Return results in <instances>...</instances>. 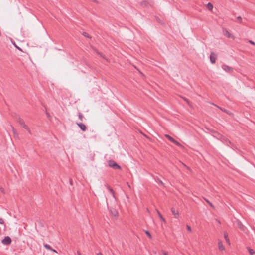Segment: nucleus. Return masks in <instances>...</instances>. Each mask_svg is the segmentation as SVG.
I'll return each instance as SVG.
<instances>
[{"label":"nucleus","mask_w":255,"mask_h":255,"mask_svg":"<svg viewBox=\"0 0 255 255\" xmlns=\"http://www.w3.org/2000/svg\"><path fill=\"white\" fill-rule=\"evenodd\" d=\"M227 33H228V37H230V35H231L230 33L229 32H228V31H227Z\"/></svg>","instance_id":"4c0bfd02"},{"label":"nucleus","mask_w":255,"mask_h":255,"mask_svg":"<svg viewBox=\"0 0 255 255\" xmlns=\"http://www.w3.org/2000/svg\"><path fill=\"white\" fill-rule=\"evenodd\" d=\"M27 131L28 132L29 134H31L32 133L29 128H28V129L27 130Z\"/></svg>","instance_id":"72a5a7b5"},{"label":"nucleus","mask_w":255,"mask_h":255,"mask_svg":"<svg viewBox=\"0 0 255 255\" xmlns=\"http://www.w3.org/2000/svg\"><path fill=\"white\" fill-rule=\"evenodd\" d=\"M108 165L114 169H121V167L113 160L108 161Z\"/></svg>","instance_id":"f257e3e1"},{"label":"nucleus","mask_w":255,"mask_h":255,"mask_svg":"<svg viewBox=\"0 0 255 255\" xmlns=\"http://www.w3.org/2000/svg\"><path fill=\"white\" fill-rule=\"evenodd\" d=\"M165 136L173 143L176 144V145H177L178 146H181V144L179 142H178L177 141L175 140L173 137H172L171 136L169 135L168 134H165Z\"/></svg>","instance_id":"f03ea898"},{"label":"nucleus","mask_w":255,"mask_h":255,"mask_svg":"<svg viewBox=\"0 0 255 255\" xmlns=\"http://www.w3.org/2000/svg\"><path fill=\"white\" fill-rule=\"evenodd\" d=\"M16 121L21 126H23L25 124L24 120L21 118L20 117L16 118Z\"/></svg>","instance_id":"1a4fd4ad"},{"label":"nucleus","mask_w":255,"mask_h":255,"mask_svg":"<svg viewBox=\"0 0 255 255\" xmlns=\"http://www.w3.org/2000/svg\"><path fill=\"white\" fill-rule=\"evenodd\" d=\"M83 35L85 36V37H89V35L88 33H86V32H84L83 33Z\"/></svg>","instance_id":"c756f323"},{"label":"nucleus","mask_w":255,"mask_h":255,"mask_svg":"<svg viewBox=\"0 0 255 255\" xmlns=\"http://www.w3.org/2000/svg\"><path fill=\"white\" fill-rule=\"evenodd\" d=\"M96 52H97V53L98 55H99L101 57H103V58H105V57H104V55H103L102 53H100V52H98V51H96Z\"/></svg>","instance_id":"a878e982"},{"label":"nucleus","mask_w":255,"mask_h":255,"mask_svg":"<svg viewBox=\"0 0 255 255\" xmlns=\"http://www.w3.org/2000/svg\"><path fill=\"white\" fill-rule=\"evenodd\" d=\"M224 238L226 240V241L227 243H228L229 244H230V240L228 237V234L227 233H224Z\"/></svg>","instance_id":"2eb2a0df"},{"label":"nucleus","mask_w":255,"mask_h":255,"mask_svg":"<svg viewBox=\"0 0 255 255\" xmlns=\"http://www.w3.org/2000/svg\"><path fill=\"white\" fill-rule=\"evenodd\" d=\"M111 212L114 216H117L118 214V212L115 209L113 210H111Z\"/></svg>","instance_id":"a211bd4d"},{"label":"nucleus","mask_w":255,"mask_h":255,"mask_svg":"<svg viewBox=\"0 0 255 255\" xmlns=\"http://www.w3.org/2000/svg\"><path fill=\"white\" fill-rule=\"evenodd\" d=\"M183 98V99H184V100L185 101L187 102V103L188 104H189V100H188L187 98Z\"/></svg>","instance_id":"2f4dec72"},{"label":"nucleus","mask_w":255,"mask_h":255,"mask_svg":"<svg viewBox=\"0 0 255 255\" xmlns=\"http://www.w3.org/2000/svg\"><path fill=\"white\" fill-rule=\"evenodd\" d=\"M76 124L83 131H85L86 130V126L84 124L76 122Z\"/></svg>","instance_id":"0eeeda50"},{"label":"nucleus","mask_w":255,"mask_h":255,"mask_svg":"<svg viewBox=\"0 0 255 255\" xmlns=\"http://www.w3.org/2000/svg\"><path fill=\"white\" fill-rule=\"evenodd\" d=\"M22 127H23V128L25 129H26V130H27V129H28V128H29V127H28L26 124H25L24 125H23Z\"/></svg>","instance_id":"bb28decb"},{"label":"nucleus","mask_w":255,"mask_h":255,"mask_svg":"<svg viewBox=\"0 0 255 255\" xmlns=\"http://www.w3.org/2000/svg\"><path fill=\"white\" fill-rule=\"evenodd\" d=\"M46 115L48 117L50 116V115L48 113H46Z\"/></svg>","instance_id":"ea45409f"},{"label":"nucleus","mask_w":255,"mask_h":255,"mask_svg":"<svg viewBox=\"0 0 255 255\" xmlns=\"http://www.w3.org/2000/svg\"><path fill=\"white\" fill-rule=\"evenodd\" d=\"M78 117L80 121H82L84 119L83 114L81 112H78Z\"/></svg>","instance_id":"f3484780"},{"label":"nucleus","mask_w":255,"mask_h":255,"mask_svg":"<svg viewBox=\"0 0 255 255\" xmlns=\"http://www.w3.org/2000/svg\"><path fill=\"white\" fill-rule=\"evenodd\" d=\"M51 250V251L53 252L57 253V251H56L55 250L53 249L52 248V250Z\"/></svg>","instance_id":"f704fd0d"},{"label":"nucleus","mask_w":255,"mask_h":255,"mask_svg":"<svg viewBox=\"0 0 255 255\" xmlns=\"http://www.w3.org/2000/svg\"><path fill=\"white\" fill-rule=\"evenodd\" d=\"M204 200L211 207H214L213 205L208 199L204 198Z\"/></svg>","instance_id":"5701e85b"},{"label":"nucleus","mask_w":255,"mask_h":255,"mask_svg":"<svg viewBox=\"0 0 255 255\" xmlns=\"http://www.w3.org/2000/svg\"><path fill=\"white\" fill-rule=\"evenodd\" d=\"M11 243V239L9 236H6L2 240V243L5 245H8Z\"/></svg>","instance_id":"7ed1b4c3"},{"label":"nucleus","mask_w":255,"mask_h":255,"mask_svg":"<svg viewBox=\"0 0 255 255\" xmlns=\"http://www.w3.org/2000/svg\"><path fill=\"white\" fill-rule=\"evenodd\" d=\"M13 44L17 49H18L20 51H22L21 49L18 46H17L15 43H14Z\"/></svg>","instance_id":"7c9ffc66"},{"label":"nucleus","mask_w":255,"mask_h":255,"mask_svg":"<svg viewBox=\"0 0 255 255\" xmlns=\"http://www.w3.org/2000/svg\"><path fill=\"white\" fill-rule=\"evenodd\" d=\"M225 141L228 142H229V143H231V142H230V141L228 139H226L225 140Z\"/></svg>","instance_id":"e433bc0d"},{"label":"nucleus","mask_w":255,"mask_h":255,"mask_svg":"<svg viewBox=\"0 0 255 255\" xmlns=\"http://www.w3.org/2000/svg\"><path fill=\"white\" fill-rule=\"evenodd\" d=\"M0 190H1V191L2 193H4V189H3V188H0Z\"/></svg>","instance_id":"c9c22d12"},{"label":"nucleus","mask_w":255,"mask_h":255,"mask_svg":"<svg viewBox=\"0 0 255 255\" xmlns=\"http://www.w3.org/2000/svg\"><path fill=\"white\" fill-rule=\"evenodd\" d=\"M222 69L226 72L231 73L233 71V69L231 67H230L226 64H223L222 66Z\"/></svg>","instance_id":"20e7f679"},{"label":"nucleus","mask_w":255,"mask_h":255,"mask_svg":"<svg viewBox=\"0 0 255 255\" xmlns=\"http://www.w3.org/2000/svg\"><path fill=\"white\" fill-rule=\"evenodd\" d=\"M145 234L147 235V236L150 238V239H151L152 238V236L151 235V234L150 233V232L147 231V230H146L145 231Z\"/></svg>","instance_id":"412c9836"},{"label":"nucleus","mask_w":255,"mask_h":255,"mask_svg":"<svg viewBox=\"0 0 255 255\" xmlns=\"http://www.w3.org/2000/svg\"><path fill=\"white\" fill-rule=\"evenodd\" d=\"M237 224L239 228L242 231L245 232L246 230V227L242 223V222L238 220L237 221Z\"/></svg>","instance_id":"423d86ee"},{"label":"nucleus","mask_w":255,"mask_h":255,"mask_svg":"<svg viewBox=\"0 0 255 255\" xmlns=\"http://www.w3.org/2000/svg\"><path fill=\"white\" fill-rule=\"evenodd\" d=\"M162 255H169L168 253L164 251H162Z\"/></svg>","instance_id":"c85d7f7f"},{"label":"nucleus","mask_w":255,"mask_h":255,"mask_svg":"<svg viewBox=\"0 0 255 255\" xmlns=\"http://www.w3.org/2000/svg\"><path fill=\"white\" fill-rule=\"evenodd\" d=\"M172 214L174 215L175 218H178L179 216V212L176 210L174 208H172L171 209Z\"/></svg>","instance_id":"6e6552de"},{"label":"nucleus","mask_w":255,"mask_h":255,"mask_svg":"<svg viewBox=\"0 0 255 255\" xmlns=\"http://www.w3.org/2000/svg\"><path fill=\"white\" fill-rule=\"evenodd\" d=\"M44 247L47 250H52V248L51 247V246L48 245V244H44L43 245Z\"/></svg>","instance_id":"6ab92c4d"},{"label":"nucleus","mask_w":255,"mask_h":255,"mask_svg":"<svg viewBox=\"0 0 255 255\" xmlns=\"http://www.w3.org/2000/svg\"><path fill=\"white\" fill-rule=\"evenodd\" d=\"M77 255H82L81 254V253H80L79 252H78V251L77 252Z\"/></svg>","instance_id":"58836bf2"},{"label":"nucleus","mask_w":255,"mask_h":255,"mask_svg":"<svg viewBox=\"0 0 255 255\" xmlns=\"http://www.w3.org/2000/svg\"><path fill=\"white\" fill-rule=\"evenodd\" d=\"M108 189L109 190L110 192L112 194V196L114 198H115V195H114V192L112 188H111L110 186H108Z\"/></svg>","instance_id":"4468645a"},{"label":"nucleus","mask_w":255,"mask_h":255,"mask_svg":"<svg viewBox=\"0 0 255 255\" xmlns=\"http://www.w3.org/2000/svg\"><path fill=\"white\" fill-rule=\"evenodd\" d=\"M11 128H12V131L13 132V134H14V136L16 138H18V133L16 132L14 127L13 126H11Z\"/></svg>","instance_id":"f8f14e48"},{"label":"nucleus","mask_w":255,"mask_h":255,"mask_svg":"<svg viewBox=\"0 0 255 255\" xmlns=\"http://www.w3.org/2000/svg\"><path fill=\"white\" fill-rule=\"evenodd\" d=\"M249 42L253 45H255V43L253 41H252V40H249Z\"/></svg>","instance_id":"473e14b6"},{"label":"nucleus","mask_w":255,"mask_h":255,"mask_svg":"<svg viewBox=\"0 0 255 255\" xmlns=\"http://www.w3.org/2000/svg\"><path fill=\"white\" fill-rule=\"evenodd\" d=\"M186 227H187V229L188 230V231H189V232H191L192 230H191V228L190 226H189L188 225H187Z\"/></svg>","instance_id":"b1692460"},{"label":"nucleus","mask_w":255,"mask_h":255,"mask_svg":"<svg viewBox=\"0 0 255 255\" xmlns=\"http://www.w3.org/2000/svg\"><path fill=\"white\" fill-rule=\"evenodd\" d=\"M156 212H157V213L158 215L159 216L160 219L161 220H162L163 221H164V222H165L166 221H165V219L164 218L163 216L161 214L160 212L157 209H156Z\"/></svg>","instance_id":"9b49d317"},{"label":"nucleus","mask_w":255,"mask_h":255,"mask_svg":"<svg viewBox=\"0 0 255 255\" xmlns=\"http://www.w3.org/2000/svg\"><path fill=\"white\" fill-rule=\"evenodd\" d=\"M237 19L239 20V22L240 23H242V17L241 16H238L237 17Z\"/></svg>","instance_id":"393cba45"},{"label":"nucleus","mask_w":255,"mask_h":255,"mask_svg":"<svg viewBox=\"0 0 255 255\" xmlns=\"http://www.w3.org/2000/svg\"><path fill=\"white\" fill-rule=\"evenodd\" d=\"M212 104L214 105V106L217 107L218 108H219L222 111H223V112H225V113H226L227 114H229V112L227 110H226V109H225L224 108H222L221 107H218V106H217L216 105H215V104H214L213 103Z\"/></svg>","instance_id":"ddd939ff"},{"label":"nucleus","mask_w":255,"mask_h":255,"mask_svg":"<svg viewBox=\"0 0 255 255\" xmlns=\"http://www.w3.org/2000/svg\"><path fill=\"white\" fill-rule=\"evenodd\" d=\"M70 183L72 184V181H70Z\"/></svg>","instance_id":"37998d69"},{"label":"nucleus","mask_w":255,"mask_h":255,"mask_svg":"<svg viewBox=\"0 0 255 255\" xmlns=\"http://www.w3.org/2000/svg\"><path fill=\"white\" fill-rule=\"evenodd\" d=\"M155 180L157 182H158L161 185H163V184H164L163 182L159 178H157V179L155 178Z\"/></svg>","instance_id":"4be33fe9"},{"label":"nucleus","mask_w":255,"mask_h":255,"mask_svg":"<svg viewBox=\"0 0 255 255\" xmlns=\"http://www.w3.org/2000/svg\"><path fill=\"white\" fill-rule=\"evenodd\" d=\"M218 222H219V223H220V222L219 220H218Z\"/></svg>","instance_id":"79ce46f5"},{"label":"nucleus","mask_w":255,"mask_h":255,"mask_svg":"<svg viewBox=\"0 0 255 255\" xmlns=\"http://www.w3.org/2000/svg\"><path fill=\"white\" fill-rule=\"evenodd\" d=\"M217 59L216 55L213 52H212L210 55V61L212 64H214L216 62V60Z\"/></svg>","instance_id":"39448f33"},{"label":"nucleus","mask_w":255,"mask_h":255,"mask_svg":"<svg viewBox=\"0 0 255 255\" xmlns=\"http://www.w3.org/2000/svg\"><path fill=\"white\" fill-rule=\"evenodd\" d=\"M213 5L212 4V3L209 2L208 4H207V8L209 10H212L213 9Z\"/></svg>","instance_id":"aec40b11"},{"label":"nucleus","mask_w":255,"mask_h":255,"mask_svg":"<svg viewBox=\"0 0 255 255\" xmlns=\"http://www.w3.org/2000/svg\"><path fill=\"white\" fill-rule=\"evenodd\" d=\"M248 250L249 251V253L251 255H255V252L252 249L250 248H248Z\"/></svg>","instance_id":"dca6fc26"},{"label":"nucleus","mask_w":255,"mask_h":255,"mask_svg":"<svg viewBox=\"0 0 255 255\" xmlns=\"http://www.w3.org/2000/svg\"><path fill=\"white\" fill-rule=\"evenodd\" d=\"M98 255H102V253H99L98 254Z\"/></svg>","instance_id":"a19ab883"},{"label":"nucleus","mask_w":255,"mask_h":255,"mask_svg":"<svg viewBox=\"0 0 255 255\" xmlns=\"http://www.w3.org/2000/svg\"><path fill=\"white\" fill-rule=\"evenodd\" d=\"M218 247L220 250L223 251L225 250L224 246L221 241H219L218 242Z\"/></svg>","instance_id":"9d476101"},{"label":"nucleus","mask_w":255,"mask_h":255,"mask_svg":"<svg viewBox=\"0 0 255 255\" xmlns=\"http://www.w3.org/2000/svg\"><path fill=\"white\" fill-rule=\"evenodd\" d=\"M4 223V220L2 218H0V224H3Z\"/></svg>","instance_id":"cd10ccee"}]
</instances>
